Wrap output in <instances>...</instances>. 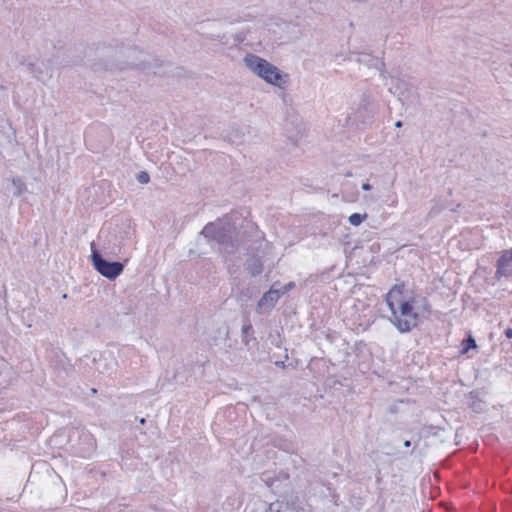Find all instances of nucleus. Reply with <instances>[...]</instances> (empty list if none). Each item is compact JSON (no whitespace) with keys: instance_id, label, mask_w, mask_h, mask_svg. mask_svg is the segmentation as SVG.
<instances>
[{"instance_id":"1","label":"nucleus","mask_w":512,"mask_h":512,"mask_svg":"<svg viewBox=\"0 0 512 512\" xmlns=\"http://www.w3.org/2000/svg\"><path fill=\"white\" fill-rule=\"evenodd\" d=\"M392 323L401 333L409 332L419 322L420 313H429L430 305L425 298L417 299L405 289L404 283L395 284L386 296Z\"/></svg>"},{"instance_id":"2","label":"nucleus","mask_w":512,"mask_h":512,"mask_svg":"<svg viewBox=\"0 0 512 512\" xmlns=\"http://www.w3.org/2000/svg\"><path fill=\"white\" fill-rule=\"evenodd\" d=\"M240 220L237 213L228 214L223 218L206 224L200 234L209 242H216L219 252L228 260L229 256L241 252Z\"/></svg>"},{"instance_id":"3","label":"nucleus","mask_w":512,"mask_h":512,"mask_svg":"<svg viewBox=\"0 0 512 512\" xmlns=\"http://www.w3.org/2000/svg\"><path fill=\"white\" fill-rule=\"evenodd\" d=\"M243 62L252 73L270 85L285 89L288 84V74L283 73L278 67L256 54H246Z\"/></svg>"},{"instance_id":"4","label":"nucleus","mask_w":512,"mask_h":512,"mask_svg":"<svg viewBox=\"0 0 512 512\" xmlns=\"http://www.w3.org/2000/svg\"><path fill=\"white\" fill-rule=\"evenodd\" d=\"M91 245V260L96 271L110 280L116 279L123 272L124 265L121 262L105 260L99 251L93 248L94 244Z\"/></svg>"},{"instance_id":"5","label":"nucleus","mask_w":512,"mask_h":512,"mask_svg":"<svg viewBox=\"0 0 512 512\" xmlns=\"http://www.w3.org/2000/svg\"><path fill=\"white\" fill-rule=\"evenodd\" d=\"M389 91L397 95L403 105L412 103L418 98V93L414 85L404 78H395V85L393 88H390Z\"/></svg>"},{"instance_id":"6","label":"nucleus","mask_w":512,"mask_h":512,"mask_svg":"<svg viewBox=\"0 0 512 512\" xmlns=\"http://www.w3.org/2000/svg\"><path fill=\"white\" fill-rule=\"evenodd\" d=\"M374 112L368 104L360 105L348 116V121L357 127H366L372 123Z\"/></svg>"},{"instance_id":"7","label":"nucleus","mask_w":512,"mask_h":512,"mask_svg":"<svg viewBox=\"0 0 512 512\" xmlns=\"http://www.w3.org/2000/svg\"><path fill=\"white\" fill-rule=\"evenodd\" d=\"M278 284L274 283L269 291L263 294V296L259 299L257 303V312L263 313L264 311L271 310L279 298L281 297L280 289H278Z\"/></svg>"},{"instance_id":"8","label":"nucleus","mask_w":512,"mask_h":512,"mask_svg":"<svg viewBox=\"0 0 512 512\" xmlns=\"http://www.w3.org/2000/svg\"><path fill=\"white\" fill-rule=\"evenodd\" d=\"M503 277H512V248L503 251L497 261L495 278L500 280Z\"/></svg>"},{"instance_id":"9","label":"nucleus","mask_w":512,"mask_h":512,"mask_svg":"<svg viewBox=\"0 0 512 512\" xmlns=\"http://www.w3.org/2000/svg\"><path fill=\"white\" fill-rule=\"evenodd\" d=\"M28 69L39 81L45 82L52 77V66L49 62L42 61L39 64L30 63Z\"/></svg>"},{"instance_id":"10","label":"nucleus","mask_w":512,"mask_h":512,"mask_svg":"<svg viewBox=\"0 0 512 512\" xmlns=\"http://www.w3.org/2000/svg\"><path fill=\"white\" fill-rule=\"evenodd\" d=\"M10 181L14 187L13 195L15 197H20L24 192L27 191L26 183L21 177H13L10 179Z\"/></svg>"},{"instance_id":"11","label":"nucleus","mask_w":512,"mask_h":512,"mask_svg":"<svg viewBox=\"0 0 512 512\" xmlns=\"http://www.w3.org/2000/svg\"><path fill=\"white\" fill-rule=\"evenodd\" d=\"M246 269L251 274V276H256L262 272V264L258 259H251V261L247 264Z\"/></svg>"},{"instance_id":"12","label":"nucleus","mask_w":512,"mask_h":512,"mask_svg":"<svg viewBox=\"0 0 512 512\" xmlns=\"http://www.w3.org/2000/svg\"><path fill=\"white\" fill-rule=\"evenodd\" d=\"M367 218V214L354 213L349 216V223L353 226L360 225Z\"/></svg>"},{"instance_id":"13","label":"nucleus","mask_w":512,"mask_h":512,"mask_svg":"<svg viewBox=\"0 0 512 512\" xmlns=\"http://www.w3.org/2000/svg\"><path fill=\"white\" fill-rule=\"evenodd\" d=\"M288 509V505L283 502H275L269 505L267 512H284Z\"/></svg>"},{"instance_id":"14","label":"nucleus","mask_w":512,"mask_h":512,"mask_svg":"<svg viewBox=\"0 0 512 512\" xmlns=\"http://www.w3.org/2000/svg\"><path fill=\"white\" fill-rule=\"evenodd\" d=\"M462 345V353H467L469 349L476 348V341L474 340V338L469 336L468 339L463 340Z\"/></svg>"},{"instance_id":"15","label":"nucleus","mask_w":512,"mask_h":512,"mask_svg":"<svg viewBox=\"0 0 512 512\" xmlns=\"http://www.w3.org/2000/svg\"><path fill=\"white\" fill-rule=\"evenodd\" d=\"M253 331V328H252V325L251 324H247V325H244L242 327V342L245 344V345H248L249 343V339H248V335Z\"/></svg>"},{"instance_id":"16","label":"nucleus","mask_w":512,"mask_h":512,"mask_svg":"<svg viewBox=\"0 0 512 512\" xmlns=\"http://www.w3.org/2000/svg\"><path fill=\"white\" fill-rule=\"evenodd\" d=\"M137 180L141 184H147L150 180V176L147 172L141 171L137 174Z\"/></svg>"},{"instance_id":"17","label":"nucleus","mask_w":512,"mask_h":512,"mask_svg":"<svg viewBox=\"0 0 512 512\" xmlns=\"http://www.w3.org/2000/svg\"><path fill=\"white\" fill-rule=\"evenodd\" d=\"M295 287V284L294 282H289L287 284H285L284 286L280 287V293H281V296L284 295L285 293H287L288 291H290L291 289H293Z\"/></svg>"},{"instance_id":"18","label":"nucleus","mask_w":512,"mask_h":512,"mask_svg":"<svg viewBox=\"0 0 512 512\" xmlns=\"http://www.w3.org/2000/svg\"><path fill=\"white\" fill-rule=\"evenodd\" d=\"M384 67H385V63L383 61L377 60L376 68L381 71V77L386 78Z\"/></svg>"},{"instance_id":"19","label":"nucleus","mask_w":512,"mask_h":512,"mask_svg":"<svg viewBox=\"0 0 512 512\" xmlns=\"http://www.w3.org/2000/svg\"><path fill=\"white\" fill-rule=\"evenodd\" d=\"M245 39H246V35L243 32L236 35V41L239 43L243 42Z\"/></svg>"},{"instance_id":"20","label":"nucleus","mask_w":512,"mask_h":512,"mask_svg":"<svg viewBox=\"0 0 512 512\" xmlns=\"http://www.w3.org/2000/svg\"><path fill=\"white\" fill-rule=\"evenodd\" d=\"M206 38H208L210 40H220L221 39L220 35H217V34H206Z\"/></svg>"},{"instance_id":"21","label":"nucleus","mask_w":512,"mask_h":512,"mask_svg":"<svg viewBox=\"0 0 512 512\" xmlns=\"http://www.w3.org/2000/svg\"><path fill=\"white\" fill-rule=\"evenodd\" d=\"M371 188L372 187H371V185L369 183H364L362 185V189L365 190V191H369V190H371Z\"/></svg>"},{"instance_id":"22","label":"nucleus","mask_w":512,"mask_h":512,"mask_svg":"<svg viewBox=\"0 0 512 512\" xmlns=\"http://www.w3.org/2000/svg\"><path fill=\"white\" fill-rule=\"evenodd\" d=\"M505 335L507 338H512V329L511 328H508L506 331H505Z\"/></svg>"},{"instance_id":"23","label":"nucleus","mask_w":512,"mask_h":512,"mask_svg":"<svg viewBox=\"0 0 512 512\" xmlns=\"http://www.w3.org/2000/svg\"><path fill=\"white\" fill-rule=\"evenodd\" d=\"M402 126H403L402 121H397V122L395 123V127H397V128H401Z\"/></svg>"},{"instance_id":"24","label":"nucleus","mask_w":512,"mask_h":512,"mask_svg":"<svg viewBox=\"0 0 512 512\" xmlns=\"http://www.w3.org/2000/svg\"><path fill=\"white\" fill-rule=\"evenodd\" d=\"M276 365L279 366V367H282L284 368L285 367V364L283 361H280V362H276Z\"/></svg>"},{"instance_id":"25","label":"nucleus","mask_w":512,"mask_h":512,"mask_svg":"<svg viewBox=\"0 0 512 512\" xmlns=\"http://www.w3.org/2000/svg\"><path fill=\"white\" fill-rule=\"evenodd\" d=\"M404 446L405 447H410L411 446V442L409 440L404 441Z\"/></svg>"},{"instance_id":"26","label":"nucleus","mask_w":512,"mask_h":512,"mask_svg":"<svg viewBox=\"0 0 512 512\" xmlns=\"http://www.w3.org/2000/svg\"><path fill=\"white\" fill-rule=\"evenodd\" d=\"M345 176H346V177H351V176H352V173H351V172H347V173L345 174Z\"/></svg>"},{"instance_id":"27","label":"nucleus","mask_w":512,"mask_h":512,"mask_svg":"<svg viewBox=\"0 0 512 512\" xmlns=\"http://www.w3.org/2000/svg\"><path fill=\"white\" fill-rule=\"evenodd\" d=\"M140 423H141V424H144V423H145V419H144V418H141V419H140Z\"/></svg>"},{"instance_id":"28","label":"nucleus","mask_w":512,"mask_h":512,"mask_svg":"<svg viewBox=\"0 0 512 512\" xmlns=\"http://www.w3.org/2000/svg\"><path fill=\"white\" fill-rule=\"evenodd\" d=\"M62 298L66 299L67 298V294H63Z\"/></svg>"}]
</instances>
